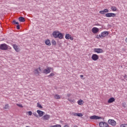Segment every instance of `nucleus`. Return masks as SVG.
Returning a JSON list of instances; mask_svg holds the SVG:
<instances>
[{
	"label": "nucleus",
	"mask_w": 127,
	"mask_h": 127,
	"mask_svg": "<svg viewBox=\"0 0 127 127\" xmlns=\"http://www.w3.org/2000/svg\"><path fill=\"white\" fill-rule=\"evenodd\" d=\"M8 108H9L8 104H6L5 105V107L3 108V109H8Z\"/></svg>",
	"instance_id": "c85d7f7f"
},
{
	"label": "nucleus",
	"mask_w": 127,
	"mask_h": 127,
	"mask_svg": "<svg viewBox=\"0 0 127 127\" xmlns=\"http://www.w3.org/2000/svg\"><path fill=\"white\" fill-rule=\"evenodd\" d=\"M67 97L69 98L71 96V94H68L67 95Z\"/></svg>",
	"instance_id": "58836bf2"
},
{
	"label": "nucleus",
	"mask_w": 127,
	"mask_h": 127,
	"mask_svg": "<svg viewBox=\"0 0 127 127\" xmlns=\"http://www.w3.org/2000/svg\"><path fill=\"white\" fill-rule=\"evenodd\" d=\"M67 100H68V101H69V102H70L71 103H74V100H72L70 99H68Z\"/></svg>",
	"instance_id": "473e14b6"
},
{
	"label": "nucleus",
	"mask_w": 127,
	"mask_h": 127,
	"mask_svg": "<svg viewBox=\"0 0 127 127\" xmlns=\"http://www.w3.org/2000/svg\"><path fill=\"white\" fill-rule=\"evenodd\" d=\"M111 9L113 10V11H117V7L114 6H112L111 7Z\"/></svg>",
	"instance_id": "4be33fe9"
},
{
	"label": "nucleus",
	"mask_w": 127,
	"mask_h": 127,
	"mask_svg": "<svg viewBox=\"0 0 127 127\" xmlns=\"http://www.w3.org/2000/svg\"><path fill=\"white\" fill-rule=\"evenodd\" d=\"M50 70H52V68L48 67L47 68L44 70L43 72L45 74H49L51 72Z\"/></svg>",
	"instance_id": "6e6552de"
},
{
	"label": "nucleus",
	"mask_w": 127,
	"mask_h": 127,
	"mask_svg": "<svg viewBox=\"0 0 127 127\" xmlns=\"http://www.w3.org/2000/svg\"><path fill=\"white\" fill-rule=\"evenodd\" d=\"M13 47L16 52H19L20 50L17 45L14 44L13 45Z\"/></svg>",
	"instance_id": "dca6fc26"
},
{
	"label": "nucleus",
	"mask_w": 127,
	"mask_h": 127,
	"mask_svg": "<svg viewBox=\"0 0 127 127\" xmlns=\"http://www.w3.org/2000/svg\"><path fill=\"white\" fill-rule=\"evenodd\" d=\"M108 124L111 126H113V127H115L116 125H117V123L116 121H115V120L111 119L108 120Z\"/></svg>",
	"instance_id": "39448f33"
},
{
	"label": "nucleus",
	"mask_w": 127,
	"mask_h": 127,
	"mask_svg": "<svg viewBox=\"0 0 127 127\" xmlns=\"http://www.w3.org/2000/svg\"><path fill=\"white\" fill-rule=\"evenodd\" d=\"M80 78H83V77H84V75H80Z\"/></svg>",
	"instance_id": "ea45409f"
},
{
	"label": "nucleus",
	"mask_w": 127,
	"mask_h": 127,
	"mask_svg": "<svg viewBox=\"0 0 127 127\" xmlns=\"http://www.w3.org/2000/svg\"><path fill=\"white\" fill-rule=\"evenodd\" d=\"M99 28L97 27H93L92 29V32H93V33H98V32H99Z\"/></svg>",
	"instance_id": "ddd939ff"
},
{
	"label": "nucleus",
	"mask_w": 127,
	"mask_h": 127,
	"mask_svg": "<svg viewBox=\"0 0 127 127\" xmlns=\"http://www.w3.org/2000/svg\"><path fill=\"white\" fill-rule=\"evenodd\" d=\"M13 24H17V25H18V24H19V23H18V22H16L15 20H13Z\"/></svg>",
	"instance_id": "bb28decb"
},
{
	"label": "nucleus",
	"mask_w": 127,
	"mask_h": 127,
	"mask_svg": "<svg viewBox=\"0 0 127 127\" xmlns=\"http://www.w3.org/2000/svg\"><path fill=\"white\" fill-rule=\"evenodd\" d=\"M77 103H78V105H83V101L82 100V99L78 100L77 101Z\"/></svg>",
	"instance_id": "5701e85b"
},
{
	"label": "nucleus",
	"mask_w": 127,
	"mask_h": 127,
	"mask_svg": "<svg viewBox=\"0 0 127 127\" xmlns=\"http://www.w3.org/2000/svg\"><path fill=\"white\" fill-rule=\"evenodd\" d=\"M94 51L96 53H103V52H104L103 49L101 48H95L94 49Z\"/></svg>",
	"instance_id": "423d86ee"
},
{
	"label": "nucleus",
	"mask_w": 127,
	"mask_h": 127,
	"mask_svg": "<svg viewBox=\"0 0 127 127\" xmlns=\"http://www.w3.org/2000/svg\"><path fill=\"white\" fill-rule=\"evenodd\" d=\"M17 106L18 107H19V108H23V106H22V105L20 104H17Z\"/></svg>",
	"instance_id": "c756f323"
},
{
	"label": "nucleus",
	"mask_w": 127,
	"mask_h": 127,
	"mask_svg": "<svg viewBox=\"0 0 127 127\" xmlns=\"http://www.w3.org/2000/svg\"><path fill=\"white\" fill-rule=\"evenodd\" d=\"M72 115H73V116H74V117H79L80 118H81V117H83V114H82V113H72Z\"/></svg>",
	"instance_id": "9b49d317"
},
{
	"label": "nucleus",
	"mask_w": 127,
	"mask_h": 127,
	"mask_svg": "<svg viewBox=\"0 0 127 127\" xmlns=\"http://www.w3.org/2000/svg\"><path fill=\"white\" fill-rule=\"evenodd\" d=\"M54 75L55 74L54 73H51L50 75H48V77H53V76H54Z\"/></svg>",
	"instance_id": "7c9ffc66"
},
{
	"label": "nucleus",
	"mask_w": 127,
	"mask_h": 127,
	"mask_svg": "<svg viewBox=\"0 0 127 127\" xmlns=\"http://www.w3.org/2000/svg\"><path fill=\"white\" fill-rule=\"evenodd\" d=\"M74 127H78V126H74Z\"/></svg>",
	"instance_id": "37998d69"
},
{
	"label": "nucleus",
	"mask_w": 127,
	"mask_h": 127,
	"mask_svg": "<svg viewBox=\"0 0 127 127\" xmlns=\"http://www.w3.org/2000/svg\"><path fill=\"white\" fill-rule=\"evenodd\" d=\"M37 107L38 108H40V109H42L43 108L42 106H41V105L39 103H37Z\"/></svg>",
	"instance_id": "cd10ccee"
},
{
	"label": "nucleus",
	"mask_w": 127,
	"mask_h": 127,
	"mask_svg": "<svg viewBox=\"0 0 127 127\" xmlns=\"http://www.w3.org/2000/svg\"><path fill=\"white\" fill-rule=\"evenodd\" d=\"M8 49V47L5 44H2L0 46V49H1V50H7Z\"/></svg>",
	"instance_id": "f03ea898"
},
{
	"label": "nucleus",
	"mask_w": 127,
	"mask_h": 127,
	"mask_svg": "<svg viewBox=\"0 0 127 127\" xmlns=\"http://www.w3.org/2000/svg\"><path fill=\"white\" fill-rule=\"evenodd\" d=\"M58 32H59V31H54L53 32L52 34L55 38H57V36L58 35Z\"/></svg>",
	"instance_id": "6ab92c4d"
},
{
	"label": "nucleus",
	"mask_w": 127,
	"mask_h": 127,
	"mask_svg": "<svg viewBox=\"0 0 127 127\" xmlns=\"http://www.w3.org/2000/svg\"><path fill=\"white\" fill-rule=\"evenodd\" d=\"M116 13H107L105 14L106 17H116Z\"/></svg>",
	"instance_id": "20e7f679"
},
{
	"label": "nucleus",
	"mask_w": 127,
	"mask_h": 127,
	"mask_svg": "<svg viewBox=\"0 0 127 127\" xmlns=\"http://www.w3.org/2000/svg\"><path fill=\"white\" fill-rule=\"evenodd\" d=\"M42 119L44 121H48L50 119V115H46L42 117Z\"/></svg>",
	"instance_id": "f8f14e48"
},
{
	"label": "nucleus",
	"mask_w": 127,
	"mask_h": 127,
	"mask_svg": "<svg viewBox=\"0 0 127 127\" xmlns=\"http://www.w3.org/2000/svg\"><path fill=\"white\" fill-rule=\"evenodd\" d=\"M109 125L106 122H101L99 123V126L100 127H108Z\"/></svg>",
	"instance_id": "1a4fd4ad"
},
{
	"label": "nucleus",
	"mask_w": 127,
	"mask_h": 127,
	"mask_svg": "<svg viewBox=\"0 0 127 127\" xmlns=\"http://www.w3.org/2000/svg\"><path fill=\"white\" fill-rule=\"evenodd\" d=\"M121 127H127V124H122L121 125Z\"/></svg>",
	"instance_id": "2f4dec72"
},
{
	"label": "nucleus",
	"mask_w": 127,
	"mask_h": 127,
	"mask_svg": "<svg viewBox=\"0 0 127 127\" xmlns=\"http://www.w3.org/2000/svg\"><path fill=\"white\" fill-rule=\"evenodd\" d=\"M126 104L125 103H123V104H122V106H123V107H124V108H126Z\"/></svg>",
	"instance_id": "4c0bfd02"
},
{
	"label": "nucleus",
	"mask_w": 127,
	"mask_h": 127,
	"mask_svg": "<svg viewBox=\"0 0 127 127\" xmlns=\"http://www.w3.org/2000/svg\"><path fill=\"white\" fill-rule=\"evenodd\" d=\"M109 35V32L108 31H104L101 33L100 35H99V37L97 36V38L98 39L100 38H104V37H106V36H108Z\"/></svg>",
	"instance_id": "f257e3e1"
},
{
	"label": "nucleus",
	"mask_w": 127,
	"mask_h": 127,
	"mask_svg": "<svg viewBox=\"0 0 127 127\" xmlns=\"http://www.w3.org/2000/svg\"><path fill=\"white\" fill-rule=\"evenodd\" d=\"M52 45H54L55 46V45H56V41L54 40H52Z\"/></svg>",
	"instance_id": "a878e982"
},
{
	"label": "nucleus",
	"mask_w": 127,
	"mask_h": 127,
	"mask_svg": "<svg viewBox=\"0 0 127 127\" xmlns=\"http://www.w3.org/2000/svg\"><path fill=\"white\" fill-rule=\"evenodd\" d=\"M106 12H109V9H104V10H101L99 11V13L101 14H105Z\"/></svg>",
	"instance_id": "4468645a"
},
{
	"label": "nucleus",
	"mask_w": 127,
	"mask_h": 127,
	"mask_svg": "<svg viewBox=\"0 0 127 127\" xmlns=\"http://www.w3.org/2000/svg\"><path fill=\"white\" fill-rule=\"evenodd\" d=\"M71 35H70L69 34H66L65 36V38L66 39H69Z\"/></svg>",
	"instance_id": "b1692460"
},
{
	"label": "nucleus",
	"mask_w": 127,
	"mask_h": 127,
	"mask_svg": "<svg viewBox=\"0 0 127 127\" xmlns=\"http://www.w3.org/2000/svg\"><path fill=\"white\" fill-rule=\"evenodd\" d=\"M126 42H127V38H126V39L125 40Z\"/></svg>",
	"instance_id": "a19ab883"
},
{
	"label": "nucleus",
	"mask_w": 127,
	"mask_h": 127,
	"mask_svg": "<svg viewBox=\"0 0 127 127\" xmlns=\"http://www.w3.org/2000/svg\"><path fill=\"white\" fill-rule=\"evenodd\" d=\"M40 71H41V69L40 67H39L38 68H35L34 70V73L36 76H39V74H40Z\"/></svg>",
	"instance_id": "7ed1b4c3"
},
{
	"label": "nucleus",
	"mask_w": 127,
	"mask_h": 127,
	"mask_svg": "<svg viewBox=\"0 0 127 127\" xmlns=\"http://www.w3.org/2000/svg\"><path fill=\"white\" fill-rule=\"evenodd\" d=\"M19 21H20L21 22H24L25 21V19L23 17H20L18 18Z\"/></svg>",
	"instance_id": "aec40b11"
},
{
	"label": "nucleus",
	"mask_w": 127,
	"mask_h": 127,
	"mask_svg": "<svg viewBox=\"0 0 127 127\" xmlns=\"http://www.w3.org/2000/svg\"><path fill=\"white\" fill-rule=\"evenodd\" d=\"M91 58L92 60H94V61H97V60L99 59V56L97 54H93Z\"/></svg>",
	"instance_id": "0eeeda50"
},
{
	"label": "nucleus",
	"mask_w": 127,
	"mask_h": 127,
	"mask_svg": "<svg viewBox=\"0 0 127 127\" xmlns=\"http://www.w3.org/2000/svg\"><path fill=\"white\" fill-rule=\"evenodd\" d=\"M60 96L58 94H56L55 96V98H56L57 100H59V99H60Z\"/></svg>",
	"instance_id": "393cba45"
},
{
	"label": "nucleus",
	"mask_w": 127,
	"mask_h": 127,
	"mask_svg": "<svg viewBox=\"0 0 127 127\" xmlns=\"http://www.w3.org/2000/svg\"><path fill=\"white\" fill-rule=\"evenodd\" d=\"M58 34L57 36V38H59V39H63V34L60 33V32H58Z\"/></svg>",
	"instance_id": "2eb2a0df"
},
{
	"label": "nucleus",
	"mask_w": 127,
	"mask_h": 127,
	"mask_svg": "<svg viewBox=\"0 0 127 127\" xmlns=\"http://www.w3.org/2000/svg\"><path fill=\"white\" fill-rule=\"evenodd\" d=\"M69 39H70V40H74V38H73V37H71V36L70 37H69Z\"/></svg>",
	"instance_id": "c9c22d12"
},
{
	"label": "nucleus",
	"mask_w": 127,
	"mask_h": 127,
	"mask_svg": "<svg viewBox=\"0 0 127 127\" xmlns=\"http://www.w3.org/2000/svg\"><path fill=\"white\" fill-rule=\"evenodd\" d=\"M45 43V44H46V45H48V46H50V45H51V43L50 42V40H46Z\"/></svg>",
	"instance_id": "412c9836"
},
{
	"label": "nucleus",
	"mask_w": 127,
	"mask_h": 127,
	"mask_svg": "<svg viewBox=\"0 0 127 127\" xmlns=\"http://www.w3.org/2000/svg\"><path fill=\"white\" fill-rule=\"evenodd\" d=\"M37 113H38L39 117H42V116H43V115H44V112L40 111V110H37Z\"/></svg>",
	"instance_id": "a211bd4d"
},
{
	"label": "nucleus",
	"mask_w": 127,
	"mask_h": 127,
	"mask_svg": "<svg viewBox=\"0 0 127 127\" xmlns=\"http://www.w3.org/2000/svg\"><path fill=\"white\" fill-rule=\"evenodd\" d=\"M16 28L17 29H20V26H19V24L16 26Z\"/></svg>",
	"instance_id": "f704fd0d"
},
{
	"label": "nucleus",
	"mask_w": 127,
	"mask_h": 127,
	"mask_svg": "<svg viewBox=\"0 0 127 127\" xmlns=\"http://www.w3.org/2000/svg\"><path fill=\"white\" fill-rule=\"evenodd\" d=\"M115 101H116V99H115L114 97H111L108 100V103L111 104L112 103H114Z\"/></svg>",
	"instance_id": "f3484780"
},
{
	"label": "nucleus",
	"mask_w": 127,
	"mask_h": 127,
	"mask_svg": "<svg viewBox=\"0 0 127 127\" xmlns=\"http://www.w3.org/2000/svg\"><path fill=\"white\" fill-rule=\"evenodd\" d=\"M90 120H100L101 119V117L97 116H92L90 117Z\"/></svg>",
	"instance_id": "9d476101"
},
{
	"label": "nucleus",
	"mask_w": 127,
	"mask_h": 127,
	"mask_svg": "<svg viewBox=\"0 0 127 127\" xmlns=\"http://www.w3.org/2000/svg\"><path fill=\"white\" fill-rule=\"evenodd\" d=\"M64 127H68V126H64Z\"/></svg>",
	"instance_id": "79ce46f5"
},
{
	"label": "nucleus",
	"mask_w": 127,
	"mask_h": 127,
	"mask_svg": "<svg viewBox=\"0 0 127 127\" xmlns=\"http://www.w3.org/2000/svg\"><path fill=\"white\" fill-rule=\"evenodd\" d=\"M28 113L29 116H31V115H32V112H31V111L28 112Z\"/></svg>",
	"instance_id": "72a5a7b5"
},
{
	"label": "nucleus",
	"mask_w": 127,
	"mask_h": 127,
	"mask_svg": "<svg viewBox=\"0 0 127 127\" xmlns=\"http://www.w3.org/2000/svg\"><path fill=\"white\" fill-rule=\"evenodd\" d=\"M33 114L34 115V116H35V117H37V114H36V113H33Z\"/></svg>",
	"instance_id": "e433bc0d"
}]
</instances>
